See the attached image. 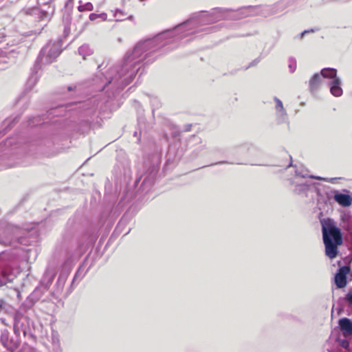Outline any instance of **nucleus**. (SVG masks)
I'll return each mask as SVG.
<instances>
[{
    "mask_svg": "<svg viewBox=\"0 0 352 352\" xmlns=\"http://www.w3.org/2000/svg\"><path fill=\"white\" fill-rule=\"evenodd\" d=\"M167 30L153 38L138 43L131 51H128L122 62L109 65L103 61L97 67L96 73L84 80L82 85L96 88H124L133 80L141 67L142 62L149 54L157 50V42L163 37L170 34Z\"/></svg>",
    "mask_w": 352,
    "mask_h": 352,
    "instance_id": "nucleus-1",
    "label": "nucleus"
},
{
    "mask_svg": "<svg viewBox=\"0 0 352 352\" xmlns=\"http://www.w3.org/2000/svg\"><path fill=\"white\" fill-rule=\"evenodd\" d=\"M254 14L266 17L276 14V12L273 7L269 6L262 7L249 6L237 10L214 8L210 12L201 11L199 13L195 14L189 19L176 26L175 30L177 32L182 31L183 34L180 37H184L196 32L194 29L206 24L213 23L221 20H238Z\"/></svg>",
    "mask_w": 352,
    "mask_h": 352,
    "instance_id": "nucleus-2",
    "label": "nucleus"
},
{
    "mask_svg": "<svg viewBox=\"0 0 352 352\" xmlns=\"http://www.w3.org/2000/svg\"><path fill=\"white\" fill-rule=\"evenodd\" d=\"M322 231L325 254L329 258H334L338 254V247L343 242L341 231L331 223L322 225Z\"/></svg>",
    "mask_w": 352,
    "mask_h": 352,
    "instance_id": "nucleus-3",
    "label": "nucleus"
},
{
    "mask_svg": "<svg viewBox=\"0 0 352 352\" xmlns=\"http://www.w3.org/2000/svg\"><path fill=\"white\" fill-rule=\"evenodd\" d=\"M62 52L61 41L47 43L41 50L36 63L41 65H46L52 63Z\"/></svg>",
    "mask_w": 352,
    "mask_h": 352,
    "instance_id": "nucleus-4",
    "label": "nucleus"
},
{
    "mask_svg": "<svg viewBox=\"0 0 352 352\" xmlns=\"http://www.w3.org/2000/svg\"><path fill=\"white\" fill-rule=\"evenodd\" d=\"M322 78H328L329 88H341V79L337 76V70L334 68H324L320 71V74H315L309 81L311 88L320 85Z\"/></svg>",
    "mask_w": 352,
    "mask_h": 352,
    "instance_id": "nucleus-5",
    "label": "nucleus"
},
{
    "mask_svg": "<svg viewBox=\"0 0 352 352\" xmlns=\"http://www.w3.org/2000/svg\"><path fill=\"white\" fill-rule=\"evenodd\" d=\"M50 10H41L36 7L31 8H25L21 11V14H24L26 16H32L35 18V19L40 21H43L45 19H47L50 18V14H53L54 12V6H49L48 8Z\"/></svg>",
    "mask_w": 352,
    "mask_h": 352,
    "instance_id": "nucleus-6",
    "label": "nucleus"
},
{
    "mask_svg": "<svg viewBox=\"0 0 352 352\" xmlns=\"http://www.w3.org/2000/svg\"><path fill=\"white\" fill-rule=\"evenodd\" d=\"M350 267L344 265L340 267L334 277V283L338 289H342L347 285V275L350 273Z\"/></svg>",
    "mask_w": 352,
    "mask_h": 352,
    "instance_id": "nucleus-7",
    "label": "nucleus"
},
{
    "mask_svg": "<svg viewBox=\"0 0 352 352\" xmlns=\"http://www.w3.org/2000/svg\"><path fill=\"white\" fill-rule=\"evenodd\" d=\"M41 65H38V63H34V67L31 70V74L28 78L26 82V88H33L37 83L39 79V75L38 74V71L41 69Z\"/></svg>",
    "mask_w": 352,
    "mask_h": 352,
    "instance_id": "nucleus-8",
    "label": "nucleus"
},
{
    "mask_svg": "<svg viewBox=\"0 0 352 352\" xmlns=\"http://www.w3.org/2000/svg\"><path fill=\"white\" fill-rule=\"evenodd\" d=\"M340 330L342 335L345 338L352 336V322L347 318H343L339 320L338 322Z\"/></svg>",
    "mask_w": 352,
    "mask_h": 352,
    "instance_id": "nucleus-9",
    "label": "nucleus"
},
{
    "mask_svg": "<svg viewBox=\"0 0 352 352\" xmlns=\"http://www.w3.org/2000/svg\"><path fill=\"white\" fill-rule=\"evenodd\" d=\"M334 200L343 207H348L352 204V197L347 194L336 193Z\"/></svg>",
    "mask_w": 352,
    "mask_h": 352,
    "instance_id": "nucleus-10",
    "label": "nucleus"
},
{
    "mask_svg": "<svg viewBox=\"0 0 352 352\" xmlns=\"http://www.w3.org/2000/svg\"><path fill=\"white\" fill-rule=\"evenodd\" d=\"M94 50L87 44H84L78 48V53L83 59H86V57L93 54Z\"/></svg>",
    "mask_w": 352,
    "mask_h": 352,
    "instance_id": "nucleus-11",
    "label": "nucleus"
},
{
    "mask_svg": "<svg viewBox=\"0 0 352 352\" xmlns=\"http://www.w3.org/2000/svg\"><path fill=\"white\" fill-rule=\"evenodd\" d=\"M80 3H82L81 1H79ZM94 9V6L92 5L91 3H86L83 5L80 4L78 7V10L79 12H83V11H91L93 10Z\"/></svg>",
    "mask_w": 352,
    "mask_h": 352,
    "instance_id": "nucleus-12",
    "label": "nucleus"
},
{
    "mask_svg": "<svg viewBox=\"0 0 352 352\" xmlns=\"http://www.w3.org/2000/svg\"><path fill=\"white\" fill-rule=\"evenodd\" d=\"M289 71L291 73H293L296 69V60L295 58L291 57L289 58Z\"/></svg>",
    "mask_w": 352,
    "mask_h": 352,
    "instance_id": "nucleus-13",
    "label": "nucleus"
},
{
    "mask_svg": "<svg viewBox=\"0 0 352 352\" xmlns=\"http://www.w3.org/2000/svg\"><path fill=\"white\" fill-rule=\"evenodd\" d=\"M106 14L104 13L98 14L95 13H91L89 14V19L91 21H95L98 18H102L103 20L105 19Z\"/></svg>",
    "mask_w": 352,
    "mask_h": 352,
    "instance_id": "nucleus-14",
    "label": "nucleus"
},
{
    "mask_svg": "<svg viewBox=\"0 0 352 352\" xmlns=\"http://www.w3.org/2000/svg\"><path fill=\"white\" fill-rule=\"evenodd\" d=\"M114 16L116 17V21H122L124 20L123 17L125 16V14L123 13L122 11L120 10H116Z\"/></svg>",
    "mask_w": 352,
    "mask_h": 352,
    "instance_id": "nucleus-15",
    "label": "nucleus"
},
{
    "mask_svg": "<svg viewBox=\"0 0 352 352\" xmlns=\"http://www.w3.org/2000/svg\"><path fill=\"white\" fill-rule=\"evenodd\" d=\"M345 300L349 303V305L352 306V287L349 289V292L345 296Z\"/></svg>",
    "mask_w": 352,
    "mask_h": 352,
    "instance_id": "nucleus-16",
    "label": "nucleus"
},
{
    "mask_svg": "<svg viewBox=\"0 0 352 352\" xmlns=\"http://www.w3.org/2000/svg\"><path fill=\"white\" fill-rule=\"evenodd\" d=\"M275 101H276V109L278 110V111H283V103L282 102L278 99V98H275Z\"/></svg>",
    "mask_w": 352,
    "mask_h": 352,
    "instance_id": "nucleus-17",
    "label": "nucleus"
},
{
    "mask_svg": "<svg viewBox=\"0 0 352 352\" xmlns=\"http://www.w3.org/2000/svg\"><path fill=\"white\" fill-rule=\"evenodd\" d=\"M330 91L336 97L342 95V89H330Z\"/></svg>",
    "mask_w": 352,
    "mask_h": 352,
    "instance_id": "nucleus-18",
    "label": "nucleus"
},
{
    "mask_svg": "<svg viewBox=\"0 0 352 352\" xmlns=\"http://www.w3.org/2000/svg\"><path fill=\"white\" fill-rule=\"evenodd\" d=\"M260 60L261 59L259 58H255L250 63V65L245 68V69H248L250 67L256 66L260 62Z\"/></svg>",
    "mask_w": 352,
    "mask_h": 352,
    "instance_id": "nucleus-19",
    "label": "nucleus"
},
{
    "mask_svg": "<svg viewBox=\"0 0 352 352\" xmlns=\"http://www.w3.org/2000/svg\"><path fill=\"white\" fill-rule=\"evenodd\" d=\"M73 1L74 0H67L65 3V8L69 10H72L73 8Z\"/></svg>",
    "mask_w": 352,
    "mask_h": 352,
    "instance_id": "nucleus-20",
    "label": "nucleus"
},
{
    "mask_svg": "<svg viewBox=\"0 0 352 352\" xmlns=\"http://www.w3.org/2000/svg\"><path fill=\"white\" fill-rule=\"evenodd\" d=\"M54 0H38V3L42 5H50Z\"/></svg>",
    "mask_w": 352,
    "mask_h": 352,
    "instance_id": "nucleus-21",
    "label": "nucleus"
},
{
    "mask_svg": "<svg viewBox=\"0 0 352 352\" xmlns=\"http://www.w3.org/2000/svg\"><path fill=\"white\" fill-rule=\"evenodd\" d=\"M7 63L0 58V70L4 69L6 67Z\"/></svg>",
    "mask_w": 352,
    "mask_h": 352,
    "instance_id": "nucleus-22",
    "label": "nucleus"
},
{
    "mask_svg": "<svg viewBox=\"0 0 352 352\" xmlns=\"http://www.w3.org/2000/svg\"><path fill=\"white\" fill-rule=\"evenodd\" d=\"M315 30L314 29L311 30H307L301 32L300 34V38H302L305 34L309 33V32H314Z\"/></svg>",
    "mask_w": 352,
    "mask_h": 352,
    "instance_id": "nucleus-23",
    "label": "nucleus"
},
{
    "mask_svg": "<svg viewBox=\"0 0 352 352\" xmlns=\"http://www.w3.org/2000/svg\"><path fill=\"white\" fill-rule=\"evenodd\" d=\"M349 342L346 341V340H343L342 342V346L344 347V348H347L349 346Z\"/></svg>",
    "mask_w": 352,
    "mask_h": 352,
    "instance_id": "nucleus-24",
    "label": "nucleus"
}]
</instances>
